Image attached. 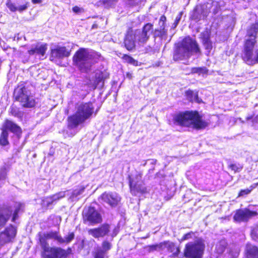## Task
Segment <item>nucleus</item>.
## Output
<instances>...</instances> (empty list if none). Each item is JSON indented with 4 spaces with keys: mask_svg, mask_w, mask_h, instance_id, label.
<instances>
[{
    "mask_svg": "<svg viewBox=\"0 0 258 258\" xmlns=\"http://www.w3.org/2000/svg\"><path fill=\"white\" fill-rule=\"evenodd\" d=\"M212 4L210 3L197 5L191 13L190 18L196 22L205 19L210 12Z\"/></svg>",
    "mask_w": 258,
    "mask_h": 258,
    "instance_id": "obj_11",
    "label": "nucleus"
},
{
    "mask_svg": "<svg viewBox=\"0 0 258 258\" xmlns=\"http://www.w3.org/2000/svg\"><path fill=\"white\" fill-rule=\"evenodd\" d=\"M182 15V12H180L177 15V16H176V17L175 18V21H174V22L173 24L172 27L173 28H175L177 26V25L179 23V22L180 21V19L181 18Z\"/></svg>",
    "mask_w": 258,
    "mask_h": 258,
    "instance_id": "obj_45",
    "label": "nucleus"
},
{
    "mask_svg": "<svg viewBox=\"0 0 258 258\" xmlns=\"http://www.w3.org/2000/svg\"><path fill=\"white\" fill-rule=\"evenodd\" d=\"M101 199L102 201L110 206L113 207L117 206L120 200V198L116 192H104L101 196Z\"/></svg>",
    "mask_w": 258,
    "mask_h": 258,
    "instance_id": "obj_16",
    "label": "nucleus"
},
{
    "mask_svg": "<svg viewBox=\"0 0 258 258\" xmlns=\"http://www.w3.org/2000/svg\"><path fill=\"white\" fill-rule=\"evenodd\" d=\"M22 207L23 204L21 203H16L14 207L8 206L0 207V229L5 226L12 216V221L15 222Z\"/></svg>",
    "mask_w": 258,
    "mask_h": 258,
    "instance_id": "obj_8",
    "label": "nucleus"
},
{
    "mask_svg": "<svg viewBox=\"0 0 258 258\" xmlns=\"http://www.w3.org/2000/svg\"><path fill=\"white\" fill-rule=\"evenodd\" d=\"M205 247L204 240L198 238L194 241L186 244L184 249V256L186 258H202Z\"/></svg>",
    "mask_w": 258,
    "mask_h": 258,
    "instance_id": "obj_7",
    "label": "nucleus"
},
{
    "mask_svg": "<svg viewBox=\"0 0 258 258\" xmlns=\"http://www.w3.org/2000/svg\"><path fill=\"white\" fill-rule=\"evenodd\" d=\"M7 6L12 12H16L17 10V6L10 2L7 3Z\"/></svg>",
    "mask_w": 258,
    "mask_h": 258,
    "instance_id": "obj_44",
    "label": "nucleus"
},
{
    "mask_svg": "<svg viewBox=\"0 0 258 258\" xmlns=\"http://www.w3.org/2000/svg\"><path fill=\"white\" fill-rule=\"evenodd\" d=\"M47 49V46L46 44L38 43L35 46H33L28 52L30 55L38 54L43 56Z\"/></svg>",
    "mask_w": 258,
    "mask_h": 258,
    "instance_id": "obj_21",
    "label": "nucleus"
},
{
    "mask_svg": "<svg viewBox=\"0 0 258 258\" xmlns=\"http://www.w3.org/2000/svg\"><path fill=\"white\" fill-rule=\"evenodd\" d=\"M166 21V18L164 15H162L161 16L159 21V27L158 29H161L164 30H166L165 29V22Z\"/></svg>",
    "mask_w": 258,
    "mask_h": 258,
    "instance_id": "obj_35",
    "label": "nucleus"
},
{
    "mask_svg": "<svg viewBox=\"0 0 258 258\" xmlns=\"http://www.w3.org/2000/svg\"><path fill=\"white\" fill-rule=\"evenodd\" d=\"M155 37H159L161 39L166 40L167 36V30L157 28L152 33Z\"/></svg>",
    "mask_w": 258,
    "mask_h": 258,
    "instance_id": "obj_27",
    "label": "nucleus"
},
{
    "mask_svg": "<svg viewBox=\"0 0 258 258\" xmlns=\"http://www.w3.org/2000/svg\"><path fill=\"white\" fill-rule=\"evenodd\" d=\"M153 32V25L147 23L144 25L142 30H128L124 39L125 47L128 50H132L135 48L136 44L143 45L149 40Z\"/></svg>",
    "mask_w": 258,
    "mask_h": 258,
    "instance_id": "obj_1",
    "label": "nucleus"
},
{
    "mask_svg": "<svg viewBox=\"0 0 258 258\" xmlns=\"http://www.w3.org/2000/svg\"><path fill=\"white\" fill-rule=\"evenodd\" d=\"M208 71L206 67L192 68L191 69V74H198L199 75L206 74Z\"/></svg>",
    "mask_w": 258,
    "mask_h": 258,
    "instance_id": "obj_31",
    "label": "nucleus"
},
{
    "mask_svg": "<svg viewBox=\"0 0 258 258\" xmlns=\"http://www.w3.org/2000/svg\"><path fill=\"white\" fill-rule=\"evenodd\" d=\"M238 254H239V253L238 252H236L235 253H234V255L233 256V258H237L238 256Z\"/></svg>",
    "mask_w": 258,
    "mask_h": 258,
    "instance_id": "obj_52",
    "label": "nucleus"
},
{
    "mask_svg": "<svg viewBox=\"0 0 258 258\" xmlns=\"http://www.w3.org/2000/svg\"><path fill=\"white\" fill-rule=\"evenodd\" d=\"M251 236L254 240L258 242V225L251 231Z\"/></svg>",
    "mask_w": 258,
    "mask_h": 258,
    "instance_id": "obj_40",
    "label": "nucleus"
},
{
    "mask_svg": "<svg viewBox=\"0 0 258 258\" xmlns=\"http://www.w3.org/2000/svg\"><path fill=\"white\" fill-rule=\"evenodd\" d=\"M104 256L103 250H98L96 252L95 258H104Z\"/></svg>",
    "mask_w": 258,
    "mask_h": 258,
    "instance_id": "obj_47",
    "label": "nucleus"
},
{
    "mask_svg": "<svg viewBox=\"0 0 258 258\" xmlns=\"http://www.w3.org/2000/svg\"><path fill=\"white\" fill-rule=\"evenodd\" d=\"M245 252L247 258H258V247L251 244H247Z\"/></svg>",
    "mask_w": 258,
    "mask_h": 258,
    "instance_id": "obj_24",
    "label": "nucleus"
},
{
    "mask_svg": "<svg viewBox=\"0 0 258 258\" xmlns=\"http://www.w3.org/2000/svg\"><path fill=\"white\" fill-rule=\"evenodd\" d=\"M46 239L48 238L46 237L45 233H44L43 235L39 234V240L40 244L43 248V251H44L47 247H50L46 242Z\"/></svg>",
    "mask_w": 258,
    "mask_h": 258,
    "instance_id": "obj_29",
    "label": "nucleus"
},
{
    "mask_svg": "<svg viewBox=\"0 0 258 258\" xmlns=\"http://www.w3.org/2000/svg\"><path fill=\"white\" fill-rule=\"evenodd\" d=\"M7 169L3 166L0 169V187L4 183L7 177Z\"/></svg>",
    "mask_w": 258,
    "mask_h": 258,
    "instance_id": "obj_32",
    "label": "nucleus"
},
{
    "mask_svg": "<svg viewBox=\"0 0 258 258\" xmlns=\"http://www.w3.org/2000/svg\"><path fill=\"white\" fill-rule=\"evenodd\" d=\"M66 191H60L52 196L45 198L42 201V205L44 207L49 208L56 201L65 197Z\"/></svg>",
    "mask_w": 258,
    "mask_h": 258,
    "instance_id": "obj_19",
    "label": "nucleus"
},
{
    "mask_svg": "<svg viewBox=\"0 0 258 258\" xmlns=\"http://www.w3.org/2000/svg\"><path fill=\"white\" fill-rule=\"evenodd\" d=\"M45 236L48 239H53L59 243H63L62 237L56 231H50L46 233Z\"/></svg>",
    "mask_w": 258,
    "mask_h": 258,
    "instance_id": "obj_26",
    "label": "nucleus"
},
{
    "mask_svg": "<svg viewBox=\"0 0 258 258\" xmlns=\"http://www.w3.org/2000/svg\"><path fill=\"white\" fill-rule=\"evenodd\" d=\"M86 187V186L84 185L79 186L78 188L73 191L70 198L72 200L77 199L79 196L82 195V194L84 192Z\"/></svg>",
    "mask_w": 258,
    "mask_h": 258,
    "instance_id": "obj_28",
    "label": "nucleus"
},
{
    "mask_svg": "<svg viewBox=\"0 0 258 258\" xmlns=\"http://www.w3.org/2000/svg\"><path fill=\"white\" fill-rule=\"evenodd\" d=\"M163 244V249L165 248L167 250L172 252L174 256H178L180 252V249L178 247H176L174 243L170 241H164L162 242Z\"/></svg>",
    "mask_w": 258,
    "mask_h": 258,
    "instance_id": "obj_25",
    "label": "nucleus"
},
{
    "mask_svg": "<svg viewBox=\"0 0 258 258\" xmlns=\"http://www.w3.org/2000/svg\"><path fill=\"white\" fill-rule=\"evenodd\" d=\"M8 144V139L3 137L2 135L0 137V144L3 146H6Z\"/></svg>",
    "mask_w": 258,
    "mask_h": 258,
    "instance_id": "obj_48",
    "label": "nucleus"
},
{
    "mask_svg": "<svg viewBox=\"0 0 258 258\" xmlns=\"http://www.w3.org/2000/svg\"><path fill=\"white\" fill-rule=\"evenodd\" d=\"M222 243H223V242H221L219 244H217L216 246V249L219 253H223L225 248L226 246Z\"/></svg>",
    "mask_w": 258,
    "mask_h": 258,
    "instance_id": "obj_42",
    "label": "nucleus"
},
{
    "mask_svg": "<svg viewBox=\"0 0 258 258\" xmlns=\"http://www.w3.org/2000/svg\"><path fill=\"white\" fill-rule=\"evenodd\" d=\"M7 130H9L17 135H19L21 133V128L10 120H7L5 122L1 135L7 139H8V132Z\"/></svg>",
    "mask_w": 258,
    "mask_h": 258,
    "instance_id": "obj_17",
    "label": "nucleus"
},
{
    "mask_svg": "<svg viewBox=\"0 0 258 258\" xmlns=\"http://www.w3.org/2000/svg\"><path fill=\"white\" fill-rule=\"evenodd\" d=\"M252 189H249L248 188L241 190L239 194V197L244 196L249 194L251 191Z\"/></svg>",
    "mask_w": 258,
    "mask_h": 258,
    "instance_id": "obj_46",
    "label": "nucleus"
},
{
    "mask_svg": "<svg viewBox=\"0 0 258 258\" xmlns=\"http://www.w3.org/2000/svg\"><path fill=\"white\" fill-rule=\"evenodd\" d=\"M75 237L74 233L73 232L70 233L67 236H65L64 238H62L63 243H70Z\"/></svg>",
    "mask_w": 258,
    "mask_h": 258,
    "instance_id": "obj_39",
    "label": "nucleus"
},
{
    "mask_svg": "<svg viewBox=\"0 0 258 258\" xmlns=\"http://www.w3.org/2000/svg\"><path fill=\"white\" fill-rule=\"evenodd\" d=\"M194 53H201L199 45L195 40L186 37L175 45L173 59L176 61L187 59Z\"/></svg>",
    "mask_w": 258,
    "mask_h": 258,
    "instance_id": "obj_3",
    "label": "nucleus"
},
{
    "mask_svg": "<svg viewBox=\"0 0 258 258\" xmlns=\"http://www.w3.org/2000/svg\"><path fill=\"white\" fill-rule=\"evenodd\" d=\"M142 174L137 172L134 175L129 176V185L131 192L136 196L138 194H144L147 191L143 182L142 180Z\"/></svg>",
    "mask_w": 258,
    "mask_h": 258,
    "instance_id": "obj_10",
    "label": "nucleus"
},
{
    "mask_svg": "<svg viewBox=\"0 0 258 258\" xmlns=\"http://www.w3.org/2000/svg\"><path fill=\"white\" fill-rule=\"evenodd\" d=\"M105 7H111L115 5L118 0H100Z\"/></svg>",
    "mask_w": 258,
    "mask_h": 258,
    "instance_id": "obj_33",
    "label": "nucleus"
},
{
    "mask_svg": "<svg viewBox=\"0 0 258 258\" xmlns=\"http://www.w3.org/2000/svg\"><path fill=\"white\" fill-rule=\"evenodd\" d=\"M229 167L233 171H234L235 172H240L243 167L240 165V164H231L229 165Z\"/></svg>",
    "mask_w": 258,
    "mask_h": 258,
    "instance_id": "obj_38",
    "label": "nucleus"
},
{
    "mask_svg": "<svg viewBox=\"0 0 258 258\" xmlns=\"http://www.w3.org/2000/svg\"><path fill=\"white\" fill-rule=\"evenodd\" d=\"M84 220L90 223L97 224L102 221L101 215L92 207H89L84 210L83 212Z\"/></svg>",
    "mask_w": 258,
    "mask_h": 258,
    "instance_id": "obj_12",
    "label": "nucleus"
},
{
    "mask_svg": "<svg viewBox=\"0 0 258 258\" xmlns=\"http://www.w3.org/2000/svg\"><path fill=\"white\" fill-rule=\"evenodd\" d=\"M67 255L65 250L57 247H47L42 252L43 258H66Z\"/></svg>",
    "mask_w": 258,
    "mask_h": 258,
    "instance_id": "obj_13",
    "label": "nucleus"
},
{
    "mask_svg": "<svg viewBox=\"0 0 258 258\" xmlns=\"http://www.w3.org/2000/svg\"><path fill=\"white\" fill-rule=\"evenodd\" d=\"M29 92L25 87H18L14 91L16 99L22 103L25 107L31 108L35 106V101L32 96H29Z\"/></svg>",
    "mask_w": 258,
    "mask_h": 258,
    "instance_id": "obj_9",
    "label": "nucleus"
},
{
    "mask_svg": "<svg viewBox=\"0 0 258 258\" xmlns=\"http://www.w3.org/2000/svg\"><path fill=\"white\" fill-rule=\"evenodd\" d=\"M108 77L106 73L99 71L95 74V80L94 83V89L97 87H102L104 84V81Z\"/></svg>",
    "mask_w": 258,
    "mask_h": 258,
    "instance_id": "obj_22",
    "label": "nucleus"
},
{
    "mask_svg": "<svg viewBox=\"0 0 258 258\" xmlns=\"http://www.w3.org/2000/svg\"><path fill=\"white\" fill-rule=\"evenodd\" d=\"M102 249H100V250H103L104 254H105V252H106L107 251H108L111 249L112 245H111V243L105 240L102 242Z\"/></svg>",
    "mask_w": 258,
    "mask_h": 258,
    "instance_id": "obj_36",
    "label": "nucleus"
},
{
    "mask_svg": "<svg viewBox=\"0 0 258 258\" xmlns=\"http://www.w3.org/2000/svg\"><path fill=\"white\" fill-rule=\"evenodd\" d=\"M109 231L110 226L108 224H103L99 228L90 229L88 233L95 238H99L107 235Z\"/></svg>",
    "mask_w": 258,
    "mask_h": 258,
    "instance_id": "obj_18",
    "label": "nucleus"
},
{
    "mask_svg": "<svg viewBox=\"0 0 258 258\" xmlns=\"http://www.w3.org/2000/svg\"><path fill=\"white\" fill-rule=\"evenodd\" d=\"M256 211L243 209L237 210L234 216V220L238 222H246L249 219L257 215Z\"/></svg>",
    "mask_w": 258,
    "mask_h": 258,
    "instance_id": "obj_14",
    "label": "nucleus"
},
{
    "mask_svg": "<svg viewBox=\"0 0 258 258\" xmlns=\"http://www.w3.org/2000/svg\"><path fill=\"white\" fill-rule=\"evenodd\" d=\"M123 58L126 62L130 64L135 66H138V61L129 55H124L123 57Z\"/></svg>",
    "mask_w": 258,
    "mask_h": 258,
    "instance_id": "obj_34",
    "label": "nucleus"
},
{
    "mask_svg": "<svg viewBox=\"0 0 258 258\" xmlns=\"http://www.w3.org/2000/svg\"><path fill=\"white\" fill-rule=\"evenodd\" d=\"M258 32V24H252L247 30V37L245 40L243 55V60L248 64L252 63L253 48L256 43L255 38Z\"/></svg>",
    "mask_w": 258,
    "mask_h": 258,
    "instance_id": "obj_6",
    "label": "nucleus"
},
{
    "mask_svg": "<svg viewBox=\"0 0 258 258\" xmlns=\"http://www.w3.org/2000/svg\"><path fill=\"white\" fill-rule=\"evenodd\" d=\"M117 234L116 232H113V234H112V237H114Z\"/></svg>",
    "mask_w": 258,
    "mask_h": 258,
    "instance_id": "obj_54",
    "label": "nucleus"
},
{
    "mask_svg": "<svg viewBox=\"0 0 258 258\" xmlns=\"http://www.w3.org/2000/svg\"><path fill=\"white\" fill-rule=\"evenodd\" d=\"M195 233L191 231L185 234H184L180 240V242L183 241L184 240H189L190 239H192L194 237H195Z\"/></svg>",
    "mask_w": 258,
    "mask_h": 258,
    "instance_id": "obj_37",
    "label": "nucleus"
},
{
    "mask_svg": "<svg viewBox=\"0 0 258 258\" xmlns=\"http://www.w3.org/2000/svg\"><path fill=\"white\" fill-rule=\"evenodd\" d=\"M200 35L205 48L208 51V52H210L212 49V44L210 40L209 32L208 31H205L201 33Z\"/></svg>",
    "mask_w": 258,
    "mask_h": 258,
    "instance_id": "obj_23",
    "label": "nucleus"
},
{
    "mask_svg": "<svg viewBox=\"0 0 258 258\" xmlns=\"http://www.w3.org/2000/svg\"><path fill=\"white\" fill-rule=\"evenodd\" d=\"M163 244H164V243H162V242H161L159 244L148 245L147 247V248L149 252H153V251H156V250H158V251L162 250H163Z\"/></svg>",
    "mask_w": 258,
    "mask_h": 258,
    "instance_id": "obj_30",
    "label": "nucleus"
},
{
    "mask_svg": "<svg viewBox=\"0 0 258 258\" xmlns=\"http://www.w3.org/2000/svg\"><path fill=\"white\" fill-rule=\"evenodd\" d=\"M31 2L33 4H39L42 3L43 0H31Z\"/></svg>",
    "mask_w": 258,
    "mask_h": 258,
    "instance_id": "obj_50",
    "label": "nucleus"
},
{
    "mask_svg": "<svg viewBox=\"0 0 258 258\" xmlns=\"http://www.w3.org/2000/svg\"><path fill=\"white\" fill-rule=\"evenodd\" d=\"M75 114L68 117V127L75 128L86 120L90 118L94 112V107L91 102H82L76 106Z\"/></svg>",
    "mask_w": 258,
    "mask_h": 258,
    "instance_id": "obj_5",
    "label": "nucleus"
},
{
    "mask_svg": "<svg viewBox=\"0 0 258 258\" xmlns=\"http://www.w3.org/2000/svg\"><path fill=\"white\" fill-rule=\"evenodd\" d=\"M29 3L28 2H26L25 4L22 5H19L17 6V10L20 13H22L23 11H26L28 8L29 7Z\"/></svg>",
    "mask_w": 258,
    "mask_h": 258,
    "instance_id": "obj_41",
    "label": "nucleus"
},
{
    "mask_svg": "<svg viewBox=\"0 0 258 258\" xmlns=\"http://www.w3.org/2000/svg\"><path fill=\"white\" fill-rule=\"evenodd\" d=\"M70 52L65 47L58 46L56 48L52 49L51 53V58H62L64 57H68L70 55Z\"/></svg>",
    "mask_w": 258,
    "mask_h": 258,
    "instance_id": "obj_20",
    "label": "nucleus"
},
{
    "mask_svg": "<svg viewBox=\"0 0 258 258\" xmlns=\"http://www.w3.org/2000/svg\"><path fill=\"white\" fill-rule=\"evenodd\" d=\"M16 233V229L13 225H10L7 227L4 231L0 233V245H3L10 242L15 237Z\"/></svg>",
    "mask_w": 258,
    "mask_h": 258,
    "instance_id": "obj_15",
    "label": "nucleus"
},
{
    "mask_svg": "<svg viewBox=\"0 0 258 258\" xmlns=\"http://www.w3.org/2000/svg\"><path fill=\"white\" fill-rule=\"evenodd\" d=\"M130 2V4L133 5H138L139 2L140 0H127Z\"/></svg>",
    "mask_w": 258,
    "mask_h": 258,
    "instance_id": "obj_49",
    "label": "nucleus"
},
{
    "mask_svg": "<svg viewBox=\"0 0 258 258\" xmlns=\"http://www.w3.org/2000/svg\"><path fill=\"white\" fill-rule=\"evenodd\" d=\"M173 121L177 125L192 127L197 130L204 128L208 125L197 111H185L176 114L173 117Z\"/></svg>",
    "mask_w": 258,
    "mask_h": 258,
    "instance_id": "obj_4",
    "label": "nucleus"
},
{
    "mask_svg": "<svg viewBox=\"0 0 258 258\" xmlns=\"http://www.w3.org/2000/svg\"><path fill=\"white\" fill-rule=\"evenodd\" d=\"M256 61V62H258V52H257V53L256 59H255V60H254L253 61Z\"/></svg>",
    "mask_w": 258,
    "mask_h": 258,
    "instance_id": "obj_53",
    "label": "nucleus"
},
{
    "mask_svg": "<svg viewBox=\"0 0 258 258\" xmlns=\"http://www.w3.org/2000/svg\"><path fill=\"white\" fill-rule=\"evenodd\" d=\"M101 58V54L96 51L80 48L74 55L73 61L80 71L86 72Z\"/></svg>",
    "mask_w": 258,
    "mask_h": 258,
    "instance_id": "obj_2",
    "label": "nucleus"
},
{
    "mask_svg": "<svg viewBox=\"0 0 258 258\" xmlns=\"http://www.w3.org/2000/svg\"><path fill=\"white\" fill-rule=\"evenodd\" d=\"M73 10L76 13H78L80 11V8L78 7H75L73 8Z\"/></svg>",
    "mask_w": 258,
    "mask_h": 258,
    "instance_id": "obj_51",
    "label": "nucleus"
},
{
    "mask_svg": "<svg viewBox=\"0 0 258 258\" xmlns=\"http://www.w3.org/2000/svg\"><path fill=\"white\" fill-rule=\"evenodd\" d=\"M186 95L188 97H190V96H191V97H194V98H190V99L191 100H196L197 99H198V94L197 93H195L194 91H191V90H189V91H187L186 93Z\"/></svg>",
    "mask_w": 258,
    "mask_h": 258,
    "instance_id": "obj_43",
    "label": "nucleus"
}]
</instances>
